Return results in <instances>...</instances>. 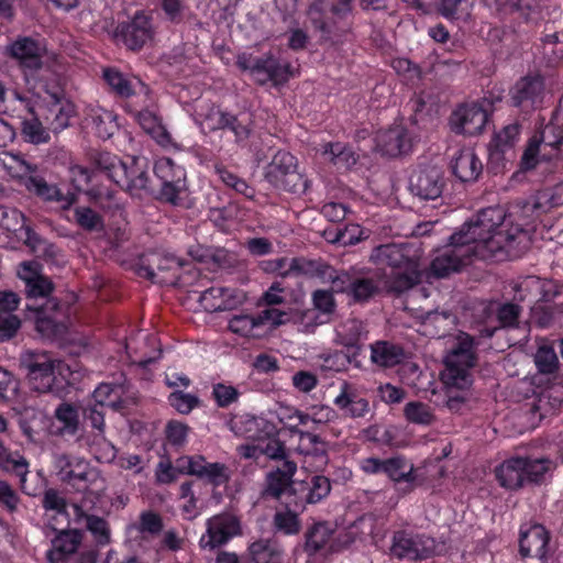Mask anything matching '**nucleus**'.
Listing matches in <instances>:
<instances>
[{
  "label": "nucleus",
  "mask_w": 563,
  "mask_h": 563,
  "mask_svg": "<svg viewBox=\"0 0 563 563\" xmlns=\"http://www.w3.org/2000/svg\"><path fill=\"white\" fill-rule=\"evenodd\" d=\"M330 492V479L323 475H313L309 481H294L279 503L285 508L302 512L307 505L321 501Z\"/></svg>",
  "instance_id": "7"
},
{
  "label": "nucleus",
  "mask_w": 563,
  "mask_h": 563,
  "mask_svg": "<svg viewBox=\"0 0 563 563\" xmlns=\"http://www.w3.org/2000/svg\"><path fill=\"white\" fill-rule=\"evenodd\" d=\"M55 419L62 424L60 433L75 435L79 430V413L75 405L60 402L54 412Z\"/></svg>",
  "instance_id": "39"
},
{
  "label": "nucleus",
  "mask_w": 563,
  "mask_h": 563,
  "mask_svg": "<svg viewBox=\"0 0 563 563\" xmlns=\"http://www.w3.org/2000/svg\"><path fill=\"white\" fill-rule=\"evenodd\" d=\"M296 167H298V164L294 155L286 151H278L265 169V179L271 185H274L283 178L286 173L291 172Z\"/></svg>",
  "instance_id": "37"
},
{
  "label": "nucleus",
  "mask_w": 563,
  "mask_h": 563,
  "mask_svg": "<svg viewBox=\"0 0 563 563\" xmlns=\"http://www.w3.org/2000/svg\"><path fill=\"white\" fill-rule=\"evenodd\" d=\"M297 472V463L285 461L280 466L273 468L265 476L263 497L279 501L292 484Z\"/></svg>",
  "instance_id": "20"
},
{
  "label": "nucleus",
  "mask_w": 563,
  "mask_h": 563,
  "mask_svg": "<svg viewBox=\"0 0 563 563\" xmlns=\"http://www.w3.org/2000/svg\"><path fill=\"white\" fill-rule=\"evenodd\" d=\"M334 405L351 418H361L368 412V401L360 397L346 382L342 384L341 393L335 397Z\"/></svg>",
  "instance_id": "33"
},
{
  "label": "nucleus",
  "mask_w": 563,
  "mask_h": 563,
  "mask_svg": "<svg viewBox=\"0 0 563 563\" xmlns=\"http://www.w3.org/2000/svg\"><path fill=\"white\" fill-rule=\"evenodd\" d=\"M330 268L331 265L321 258L294 257L290 260L288 268L282 273V277L295 274L318 278L323 283L328 273H330Z\"/></svg>",
  "instance_id": "30"
},
{
  "label": "nucleus",
  "mask_w": 563,
  "mask_h": 563,
  "mask_svg": "<svg viewBox=\"0 0 563 563\" xmlns=\"http://www.w3.org/2000/svg\"><path fill=\"white\" fill-rule=\"evenodd\" d=\"M435 548L431 537L398 531L394 534L390 552L398 559L424 560L434 554Z\"/></svg>",
  "instance_id": "12"
},
{
  "label": "nucleus",
  "mask_w": 563,
  "mask_h": 563,
  "mask_svg": "<svg viewBox=\"0 0 563 563\" xmlns=\"http://www.w3.org/2000/svg\"><path fill=\"white\" fill-rule=\"evenodd\" d=\"M339 338L341 344L349 349H355L354 354H356L361 349L362 341L367 338V330L361 320L352 319L343 325V331L339 333Z\"/></svg>",
  "instance_id": "42"
},
{
  "label": "nucleus",
  "mask_w": 563,
  "mask_h": 563,
  "mask_svg": "<svg viewBox=\"0 0 563 563\" xmlns=\"http://www.w3.org/2000/svg\"><path fill=\"white\" fill-rule=\"evenodd\" d=\"M0 468L4 472L14 473L20 478V487L26 492L25 481L29 473V462L19 452L12 453L8 462H3Z\"/></svg>",
  "instance_id": "55"
},
{
  "label": "nucleus",
  "mask_w": 563,
  "mask_h": 563,
  "mask_svg": "<svg viewBox=\"0 0 563 563\" xmlns=\"http://www.w3.org/2000/svg\"><path fill=\"white\" fill-rule=\"evenodd\" d=\"M422 250L417 243H389L373 249L371 261L375 265L389 266L395 271L420 265Z\"/></svg>",
  "instance_id": "10"
},
{
  "label": "nucleus",
  "mask_w": 563,
  "mask_h": 563,
  "mask_svg": "<svg viewBox=\"0 0 563 563\" xmlns=\"http://www.w3.org/2000/svg\"><path fill=\"white\" fill-rule=\"evenodd\" d=\"M382 291L379 279L369 271L354 269L350 300L354 303H366Z\"/></svg>",
  "instance_id": "26"
},
{
  "label": "nucleus",
  "mask_w": 563,
  "mask_h": 563,
  "mask_svg": "<svg viewBox=\"0 0 563 563\" xmlns=\"http://www.w3.org/2000/svg\"><path fill=\"white\" fill-rule=\"evenodd\" d=\"M300 514L301 512L290 508L276 511L273 517V528L275 532H280L285 536L298 534L301 529Z\"/></svg>",
  "instance_id": "41"
},
{
  "label": "nucleus",
  "mask_w": 563,
  "mask_h": 563,
  "mask_svg": "<svg viewBox=\"0 0 563 563\" xmlns=\"http://www.w3.org/2000/svg\"><path fill=\"white\" fill-rule=\"evenodd\" d=\"M107 84L121 97H130L137 93L132 84L118 70L108 68L103 71Z\"/></svg>",
  "instance_id": "54"
},
{
  "label": "nucleus",
  "mask_w": 563,
  "mask_h": 563,
  "mask_svg": "<svg viewBox=\"0 0 563 563\" xmlns=\"http://www.w3.org/2000/svg\"><path fill=\"white\" fill-rule=\"evenodd\" d=\"M152 198L163 202L177 205L178 195L186 189V172L184 167L176 165L170 158L158 159L153 168Z\"/></svg>",
  "instance_id": "5"
},
{
  "label": "nucleus",
  "mask_w": 563,
  "mask_h": 563,
  "mask_svg": "<svg viewBox=\"0 0 563 563\" xmlns=\"http://www.w3.org/2000/svg\"><path fill=\"white\" fill-rule=\"evenodd\" d=\"M258 442L261 443L260 452H262V455H266L274 461H282L283 463L285 461H291L285 443L275 437V432Z\"/></svg>",
  "instance_id": "50"
},
{
  "label": "nucleus",
  "mask_w": 563,
  "mask_h": 563,
  "mask_svg": "<svg viewBox=\"0 0 563 563\" xmlns=\"http://www.w3.org/2000/svg\"><path fill=\"white\" fill-rule=\"evenodd\" d=\"M200 479L206 481L208 484L212 485L214 488L224 485L230 479L229 468L223 463H207L202 468L199 477Z\"/></svg>",
  "instance_id": "49"
},
{
  "label": "nucleus",
  "mask_w": 563,
  "mask_h": 563,
  "mask_svg": "<svg viewBox=\"0 0 563 563\" xmlns=\"http://www.w3.org/2000/svg\"><path fill=\"white\" fill-rule=\"evenodd\" d=\"M168 402L179 413L188 415L200 405V399L195 395L175 390L168 396Z\"/></svg>",
  "instance_id": "57"
},
{
  "label": "nucleus",
  "mask_w": 563,
  "mask_h": 563,
  "mask_svg": "<svg viewBox=\"0 0 563 563\" xmlns=\"http://www.w3.org/2000/svg\"><path fill=\"white\" fill-rule=\"evenodd\" d=\"M20 368L33 388L40 393H53L54 372L62 362L46 351L26 350L19 357Z\"/></svg>",
  "instance_id": "4"
},
{
  "label": "nucleus",
  "mask_w": 563,
  "mask_h": 563,
  "mask_svg": "<svg viewBox=\"0 0 563 563\" xmlns=\"http://www.w3.org/2000/svg\"><path fill=\"white\" fill-rule=\"evenodd\" d=\"M336 238L334 240L338 241V244L346 246L354 245L358 243L363 239V230L358 224L350 223L343 227H336Z\"/></svg>",
  "instance_id": "64"
},
{
  "label": "nucleus",
  "mask_w": 563,
  "mask_h": 563,
  "mask_svg": "<svg viewBox=\"0 0 563 563\" xmlns=\"http://www.w3.org/2000/svg\"><path fill=\"white\" fill-rule=\"evenodd\" d=\"M104 406L98 402L87 404L82 408V417L85 421H89L92 429L99 433L104 432Z\"/></svg>",
  "instance_id": "62"
},
{
  "label": "nucleus",
  "mask_w": 563,
  "mask_h": 563,
  "mask_svg": "<svg viewBox=\"0 0 563 563\" xmlns=\"http://www.w3.org/2000/svg\"><path fill=\"white\" fill-rule=\"evenodd\" d=\"M91 122L96 134L102 140L110 139L118 130V123L112 112L103 111L91 115Z\"/></svg>",
  "instance_id": "51"
},
{
  "label": "nucleus",
  "mask_w": 563,
  "mask_h": 563,
  "mask_svg": "<svg viewBox=\"0 0 563 563\" xmlns=\"http://www.w3.org/2000/svg\"><path fill=\"white\" fill-rule=\"evenodd\" d=\"M240 397V391L232 385L224 383H217L212 385V398L219 408H228L236 402Z\"/></svg>",
  "instance_id": "58"
},
{
  "label": "nucleus",
  "mask_w": 563,
  "mask_h": 563,
  "mask_svg": "<svg viewBox=\"0 0 563 563\" xmlns=\"http://www.w3.org/2000/svg\"><path fill=\"white\" fill-rule=\"evenodd\" d=\"M505 228L503 209L481 210L449 238L444 250L431 262L432 274L444 278L473 260L503 262L520 257L530 245L529 232L519 225Z\"/></svg>",
  "instance_id": "1"
},
{
  "label": "nucleus",
  "mask_w": 563,
  "mask_h": 563,
  "mask_svg": "<svg viewBox=\"0 0 563 563\" xmlns=\"http://www.w3.org/2000/svg\"><path fill=\"white\" fill-rule=\"evenodd\" d=\"M275 188L300 196L306 192L309 186L308 179L298 167L289 173H286L283 178L273 185Z\"/></svg>",
  "instance_id": "47"
},
{
  "label": "nucleus",
  "mask_w": 563,
  "mask_h": 563,
  "mask_svg": "<svg viewBox=\"0 0 563 563\" xmlns=\"http://www.w3.org/2000/svg\"><path fill=\"white\" fill-rule=\"evenodd\" d=\"M543 143L542 135H533L521 156L520 166L523 170H531L536 168L539 163L540 147Z\"/></svg>",
  "instance_id": "61"
},
{
  "label": "nucleus",
  "mask_w": 563,
  "mask_h": 563,
  "mask_svg": "<svg viewBox=\"0 0 563 563\" xmlns=\"http://www.w3.org/2000/svg\"><path fill=\"white\" fill-rule=\"evenodd\" d=\"M74 219L78 227L88 232H101L104 229L102 217L90 207H76Z\"/></svg>",
  "instance_id": "46"
},
{
  "label": "nucleus",
  "mask_w": 563,
  "mask_h": 563,
  "mask_svg": "<svg viewBox=\"0 0 563 563\" xmlns=\"http://www.w3.org/2000/svg\"><path fill=\"white\" fill-rule=\"evenodd\" d=\"M87 529L92 533L99 545H106L110 542V529L108 522L98 516L86 515Z\"/></svg>",
  "instance_id": "60"
},
{
  "label": "nucleus",
  "mask_w": 563,
  "mask_h": 563,
  "mask_svg": "<svg viewBox=\"0 0 563 563\" xmlns=\"http://www.w3.org/2000/svg\"><path fill=\"white\" fill-rule=\"evenodd\" d=\"M330 8L325 0H313L308 9V18L314 29L324 34H332L335 30V23L329 16L332 15L343 19L352 11V0H332Z\"/></svg>",
  "instance_id": "16"
},
{
  "label": "nucleus",
  "mask_w": 563,
  "mask_h": 563,
  "mask_svg": "<svg viewBox=\"0 0 563 563\" xmlns=\"http://www.w3.org/2000/svg\"><path fill=\"white\" fill-rule=\"evenodd\" d=\"M525 459V481L526 484H540L545 479L549 472L554 468V463L550 459Z\"/></svg>",
  "instance_id": "44"
},
{
  "label": "nucleus",
  "mask_w": 563,
  "mask_h": 563,
  "mask_svg": "<svg viewBox=\"0 0 563 563\" xmlns=\"http://www.w3.org/2000/svg\"><path fill=\"white\" fill-rule=\"evenodd\" d=\"M239 534H241L239 518L233 514L222 512L208 519L207 532L200 538L199 544L202 549L213 550Z\"/></svg>",
  "instance_id": "13"
},
{
  "label": "nucleus",
  "mask_w": 563,
  "mask_h": 563,
  "mask_svg": "<svg viewBox=\"0 0 563 563\" xmlns=\"http://www.w3.org/2000/svg\"><path fill=\"white\" fill-rule=\"evenodd\" d=\"M63 323L53 314H45V310L36 312V330L46 336L60 333Z\"/></svg>",
  "instance_id": "63"
},
{
  "label": "nucleus",
  "mask_w": 563,
  "mask_h": 563,
  "mask_svg": "<svg viewBox=\"0 0 563 563\" xmlns=\"http://www.w3.org/2000/svg\"><path fill=\"white\" fill-rule=\"evenodd\" d=\"M525 465L523 457H512L500 464L495 471L500 486L516 490L526 485Z\"/></svg>",
  "instance_id": "31"
},
{
  "label": "nucleus",
  "mask_w": 563,
  "mask_h": 563,
  "mask_svg": "<svg viewBox=\"0 0 563 563\" xmlns=\"http://www.w3.org/2000/svg\"><path fill=\"white\" fill-rule=\"evenodd\" d=\"M506 9L517 12L527 23L537 24L541 20V0H505Z\"/></svg>",
  "instance_id": "40"
},
{
  "label": "nucleus",
  "mask_w": 563,
  "mask_h": 563,
  "mask_svg": "<svg viewBox=\"0 0 563 563\" xmlns=\"http://www.w3.org/2000/svg\"><path fill=\"white\" fill-rule=\"evenodd\" d=\"M488 117V111L479 103L461 104L450 117L451 129L457 134L474 136L483 132Z\"/></svg>",
  "instance_id": "14"
},
{
  "label": "nucleus",
  "mask_w": 563,
  "mask_h": 563,
  "mask_svg": "<svg viewBox=\"0 0 563 563\" xmlns=\"http://www.w3.org/2000/svg\"><path fill=\"white\" fill-rule=\"evenodd\" d=\"M13 163H15L21 172V177L32 174L36 170V167L29 164L24 159L19 158L14 155H7ZM25 188L35 194L36 196L48 200V201H62L63 200V194L60 190L55 186L48 184L44 178L38 176L29 175L24 178L23 181Z\"/></svg>",
  "instance_id": "22"
},
{
  "label": "nucleus",
  "mask_w": 563,
  "mask_h": 563,
  "mask_svg": "<svg viewBox=\"0 0 563 563\" xmlns=\"http://www.w3.org/2000/svg\"><path fill=\"white\" fill-rule=\"evenodd\" d=\"M547 95L545 77L540 71H529L509 88V102L525 113L540 109Z\"/></svg>",
  "instance_id": "6"
},
{
  "label": "nucleus",
  "mask_w": 563,
  "mask_h": 563,
  "mask_svg": "<svg viewBox=\"0 0 563 563\" xmlns=\"http://www.w3.org/2000/svg\"><path fill=\"white\" fill-rule=\"evenodd\" d=\"M64 473L65 476L60 481L76 487L77 490H88L91 485L103 483L98 470L91 467L85 460L74 463V467Z\"/></svg>",
  "instance_id": "32"
},
{
  "label": "nucleus",
  "mask_w": 563,
  "mask_h": 563,
  "mask_svg": "<svg viewBox=\"0 0 563 563\" xmlns=\"http://www.w3.org/2000/svg\"><path fill=\"white\" fill-rule=\"evenodd\" d=\"M355 268L345 269H336L333 266L330 268V273L325 277L323 283H330L331 289L338 294H345L350 298L351 287H352V277L354 275Z\"/></svg>",
  "instance_id": "48"
},
{
  "label": "nucleus",
  "mask_w": 563,
  "mask_h": 563,
  "mask_svg": "<svg viewBox=\"0 0 563 563\" xmlns=\"http://www.w3.org/2000/svg\"><path fill=\"white\" fill-rule=\"evenodd\" d=\"M322 155L334 165L344 168H349L357 162L355 153L342 143H327L323 145Z\"/></svg>",
  "instance_id": "43"
},
{
  "label": "nucleus",
  "mask_w": 563,
  "mask_h": 563,
  "mask_svg": "<svg viewBox=\"0 0 563 563\" xmlns=\"http://www.w3.org/2000/svg\"><path fill=\"white\" fill-rule=\"evenodd\" d=\"M373 363L383 367H393L400 364L405 358L404 349L387 341H378L371 345Z\"/></svg>",
  "instance_id": "36"
},
{
  "label": "nucleus",
  "mask_w": 563,
  "mask_h": 563,
  "mask_svg": "<svg viewBox=\"0 0 563 563\" xmlns=\"http://www.w3.org/2000/svg\"><path fill=\"white\" fill-rule=\"evenodd\" d=\"M334 533L335 529L329 522H314L305 532L303 551L308 556H314L322 551H336L333 542Z\"/></svg>",
  "instance_id": "23"
},
{
  "label": "nucleus",
  "mask_w": 563,
  "mask_h": 563,
  "mask_svg": "<svg viewBox=\"0 0 563 563\" xmlns=\"http://www.w3.org/2000/svg\"><path fill=\"white\" fill-rule=\"evenodd\" d=\"M453 175L463 183L477 180L483 172V164L472 148H462L451 163Z\"/></svg>",
  "instance_id": "27"
},
{
  "label": "nucleus",
  "mask_w": 563,
  "mask_h": 563,
  "mask_svg": "<svg viewBox=\"0 0 563 563\" xmlns=\"http://www.w3.org/2000/svg\"><path fill=\"white\" fill-rule=\"evenodd\" d=\"M549 532L541 525L530 526L520 530L519 552L522 558L536 556L543 560L547 556Z\"/></svg>",
  "instance_id": "25"
},
{
  "label": "nucleus",
  "mask_w": 563,
  "mask_h": 563,
  "mask_svg": "<svg viewBox=\"0 0 563 563\" xmlns=\"http://www.w3.org/2000/svg\"><path fill=\"white\" fill-rule=\"evenodd\" d=\"M253 563H277L282 553L278 543L271 539H261L249 548Z\"/></svg>",
  "instance_id": "38"
},
{
  "label": "nucleus",
  "mask_w": 563,
  "mask_h": 563,
  "mask_svg": "<svg viewBox=\"0 0 563 563\" xmlns=\"http://www.w3.org/2000/svg\"><path fill=\"white\" fill-rule=\"evenodd\" d=\"M114 183L133 197L140 199L152 197L153 179L150 177L148 164L145 159L133 157L130 164L123 162L122 170L118 173Z\"/></svg>",
  "instance_id": "11"
},
{
  "label": "nucleus",
  "mask_w": 563,
  "mask_h": 563,
  "mask_svg": "<svg viewBox=\"0 0 563 563\" xmlns=\"http://www.w3.org/2000/svg\"><path fill=\"white\" fill-rule=\"evenodd\" d=\"M183 265L184 262L173 255L152 254L140 258L136 266V274L153 283H166L167 280L163 278L158 279V274L178 271Z\"/></svg>",
  "instance_id": "24"
},
{
  "label": "nucleus",
  "mask_w": 563,
  "mask_h": 563,
  "mask_svg": "<svg viewBox=\"0 0 563 563\" xmlns=\"http://www.w3.org/2000/svg\"><path fill=\"white\" fill-rule=\"evenodd\" d=\"M82 532L77 529H62L52 539V549L47 552L51 563H95L96 551L78 553Z\"/></svg>",
  "instance_id": "9"
},
{
  "label": "nucleus",
  "mask_w": 563,
  "mask_h": 563,
  "mask_svg": "<svg viewBox=\"0 0 563 563\" xmlns=\"http://www.w3.org/2000/svg\"><path fill=\"white\" fill-rule=\"evenodd\" d=\"M477 343L474 336L460 332L444 357L445 372L443 379L446 385L456 386L460 389H470L473 384V375L470 372L476 365Z\"/></svg>",
  "instance_id": "2"
},
{
  "label": "nucleus",
  "mask_w": 563,
  "mask_h": 563,
  "mask_svg": "<svg viewBox=\"0 0 563 563\" xmlns=\"http://www.w3.org/2000/svg\"><path fill=\"white\" fill-rule=\"evenodd\" d=\"M93 164L100 170L107 173L108 177L115 181L118 173L122 170L123 162L109 152H98L92 156Z\"/></svg>",
  "instance_id": "53"
},
{
  "label": "nucleus",
  "mask_w": 563,
  "mask_h": 563,
  "mask_svg": "<svg viewBox=\"0 0 563 563\" xmlns=\"http://www.w3.org/2000/svg\"><path fill=\"white\" fill-rule=\"evenodd\" d=\"M534 363L542 374H552L556 371L559 360L551 346H540L534 355Z\"/></svg>",
  "instance_id": "56"
},
{
  "label": "nucleus",
  "mask_w": 563,
  "mask_h": 563,
  "mask_svg": "<svg viewBox=\"0 0 563 563\" xmlns=\"http://www.w3.org/2000/svg\"><path fill=\"white\" fill-rule=\"evenodd\" d=\"M378 151L386 156L397 157L412 150L415 137L404 126L396 125L379 132L376 137Z\"/></svg>",
  "instance_id": "19"
},
{
  "label": "nucleus",
  "mask_w": 563,
  "mask_h": 563,
  "mask_svg": "<svg viewBox=\"0 0 563 563\" xmlns=\"http://www.w3.org/2000/svg\"><path fill=\"white\" fill-rule=\"evenodd\" d=\"M86 195L102 210L111 211L119 208L115 194L109 188L93 187Z\"/></svg>",
  "instance_id": "59"
},
{
  "label": "nucleus",
  "mask_w": 563,
  "mask_h": 563,
  "mask_svg": "<svg viewBox=\"0 0 563 563\" xmlns=\"http://www.w3.org/2000/svg\"><path fill=\"white\" fill-rule=\"evenodd\" d=\"M405 416L408 421L417 424H431L434 416L430 407L420 401L408 402L404 408Z\"/></svg>",
  "instance_id": "52"
},
{
  "label": "nucleus",
  "mask_w": 563,
  "mask_h": 563,
  "mask_svg": "<svg viewBox=\"0 0 563 563\" xmlns=\"http://www.w3.org/2000/svg\"><path fill=\"white\" fill-rule=\"evenodd\" d=\"M485 311L496 312L499 328H515L521 313V307L514 302H490Z\"/></svg>",
  "instance_id": "45"
},
{
  "label": "nucleus",
  "mask_w": 563,
  "mask_h": 563,
  "mask_svg": "<svg viewBox=\"0 0 563 563\" xmlns=\"http://www.w3.org/2000/svg\"><path fill=\"white\" fill-rule=\"evenodd\" d=\"M7 54L19 62L25 70L36 71L42 68V48L32 37H19L5 47Z\"/></svg>",
  "instance_id": "21"
},
{
  "label": "nucleus",
  "mask_w": 563,
  "mask_h": 563,
  "mask_svg": "<svg viewBox=\"0 0 563 563\" xmlns=\"http://www.w3.org/2000/svg\"><path fill=\"white\" fill-rule=\"evenodd\" d=\"M445 187V174L437 165L419 164L409 175L408 189L412 196L420 200L437 201L442 198Z\"/></svg>",
  "instance_id": "8"
},
{
  "label": "nucleus",
  "mask_w": 563,
  "mask_h": 563,
  "mask_svg": "<svg viewBox=\"0 0 563 563\" xmlns=\"http://www.w3.org/2000/svg\"><path fill=\"white\" fill-rule=\"evenodd\" d=\"M312 310H306L301 314L303 331L314 332L316 328L329 323L336 312V300L333 291L316 289L311 294Z\"/></svg>",
  "instance_id": "15"
},
{
  "label": "nucleus",
  "mask_w": 563,
  "mask_h": 563,
  "mask_svg": "<svg viewBox=\"0 0 563 563\" xmlns=\"http://www.w3.org/2000/svg\"><path fill=\"white\" fill-rule=\"evenodd\" d=\"M152 35L150 18L142 12H137L131 21L119 23L114 31L115 38L132 51L143 47Z\"/></svg>",
  "instance_id": "18"
},
{
  "label": "nucleus",
  "mask_w": 563,
  "mask_h": 563,
  "mask_svg": "<svg viewBox=\"0 0 563 563\" xmlns=\"http://www.w3.org/2000/svg\"><path fill=\"white\" fill-rule=\"evenodd\" d=\"M236 65L240 69L247 70L255 82L261 86L267 82L280 86L292 76L291 65L287 62H280L272 53H266L261 57L242 53L238 55Z\"/></svg>",
  "instance_id": "3"
},
{
  "label": "nucleus",
  "mask_w": 563,
  "mask_h": 563,
  "mask_svg": "<svg viewBox=\"0 0 563 563\" xmlns=\"http://www.w3.org/2000/svg\"><path fill=\"white\" fill-rule=\"evenodd\" d=\"M384 474L396 483L405 482L407 484L406 488H404L405 493L411 492L413 489V483L417 481L413 465L402 456L386 459L384 463Z\"/></svg>",
  "instance_id": "35"
},
{
  "label": "nucleus",
  "mask_w": 563,
  "mask_h": 563,
  "mask_svg": "<svg viewBox=\"0 0 563 563\" xmlns=\"http://www.w3.org/2000/svg\"><path fill=\"white\" fill-rule=\"evenodd\" d=\"M421 280L420 265L407 266L405 269L394 271L384 285L389 294L401 295L411 289Z\"/></svg>",
  "instance_id": "34"
},
{
  "label": "nucleus",
  "mask_w": 563,
  "mask_h": 563,
  "mask_svg": "<svg viewBox=\"0 0 563 563\" xmlns=\"http://www.w3.org/2000/svg\"><path fill=\"white\" fill-rule=\"evenodd\" d=\"M241 297L229 288L210 287L199 295V302L207 311H224L241 302Z\"/></svg>",
  "instance_id": "29"
},
{
  "label": "nucleus",
  "mask_w": 563,
  "mask_h": 563,
  "mask_svg": "<svg viewBox=\"0 0 563 563\" xmlns=\"http://www.w3.org/2000/svg\"><path fill=\"white\" fill-rule=\"evenodd\" d=\"M232 430L249 440L258 442L275 432V426L264 418L243 415L233 421Z\"/></svg>",
  "instance_id": "28"
},
{
  "label": "nucleus",
  "mask_w": 563,
  "mask_h": 563,
  "mask_svg": "<svg viewBox=\"0 0 563 563\" xmlns=\"http://www.w3.org/2000/svg\"><path fill=\"white\" fill-rule=\"evenodd\" d=\"M286 312L276 308L264 309L256 316L236 314L230 319L229 329L244 336H257V328L267 323L272 327L280 325L286 322Z\"/></svg>",
  "instance_id": "17"
}]
</instances>
